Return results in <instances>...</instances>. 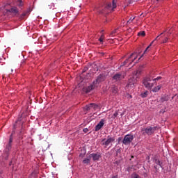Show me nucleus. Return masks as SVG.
Listing matches in <instances>:
<instances>
[{"mask_svg":"<svg viewBox=\"0 0 178 178\" xmlns=\"http://www.w3.org/2000/svg\"><path fill=\"white\" fill-rule=\"evenodd\" d=\"M143 84L147 90H151L154 86H155V80L154 78L147 76L143 79Z\"/></svg>","mask_w":178,"mask_h":178,"instance_id":"obj_1","label":"nucleus"},{"mask_svg":"<svg viewBox=\"0 0 178 178\" xmlns=\"http://www.w3.org/2000/svg\"><path fill=\"white\" fill-rule=\"evenodd\" d=\"M156 130H158V127H147L140 129L143 136H152Z\"/></svg>","mask_w":178,"mask_h":178,"instance_id":"obj_2","label":"nucleus"},{"mask_svg":"<svg viewBox=\"0 0 178 178\" xmlns=\"http://www.w3.org/2000/svg\"><path fill=\"white\" fill-rule=\"evenodd\" d=\"M140 71H136L134 72L133 76H131L129 80V87H136V84H137V81H138V77L140 76Z\"/></svg>","mask_w":178,"mask_h":178,"instance_id":"obj_3","label":"nucleus"},{"mask_svg":"<svg viewBox=\"0 0 178 178\" xmlns=\"http://www.w3.org/2000/svg\"><path fill=\"white\" fill-rule=\"evenodd\" d=\"M114 141H115L114 137H111L110 136H108L107 139L106 138L102 139V145H104V148H106V147H108L109 144L114 143Z\"/></svg>","mask_w":178,"mask_h":178,"instance_id":"obj_4","label":"nucleus"},{"mask_svg":"<svg viewBox=\"0 0 178 178\" xmlns=\"http://www.w3.org/2000/svg\"><path fill=\"white\" fill-rule=\"evenodd\" d=\"M13 133L14 132L13 131L10 134L8 143L6 146L5 152H6L7 154H9V151L12 149V143H13Z\"/></svg>","mask_w":178,"mask_h":178,"instance_id":"obj_5","label":"nucleus"},{"mask_svg":"<svg viewBox=\"0 0 178 178\" xmlns=\"http://www.w3.org/2000/svg\"><path fill=\"white\" fill-rule=\"evenodd\" d=\"M133 140H134V136L133 135L128 134L124 137L122 143L124 144V145H129Z\"/></svg>","mask_w":178,"mask_h":178,"instance_id":"obj_6","label":"nucleus"},{"mask_svg":"<svg viewBox=\"0 0 178 178\" xmlns=\"http://www.w3.org/2000/svg\"><path fill=\"white\" fill-rule=\"evenodd\" d=\"M106 79V76L105 75L99 74L96 79V80L93 81V84H95L97 86V84H99V83H102V81H105Z\"/></svg>","mask_w":178,"mask_h":178,"instance_id":"obj_7","label":"nucleus"},{"mask_svg":"<svg viewBox=\"0 0 178 178\" xmlns=\"http://www.w3.org/2000/svg\"><path fill=\"white\" fill-rule=\"evenodd\" d=\"M163 33H166V31H164L163 33H160L151 43L146 48V49L144 51L143 55L147 54V51H148V49L149 48V47H151L153 44L154 41H158V40H161V38H163V36H162V35L163 34Z\"/></svg>","mask_w":178,"mask_h":178,"instance_id":"obj_8","label":"nucleus"},{"mask_svg":"<svg viewBox=\"0 0 178 178\" xmlns=\"http://www.w3.org/2000/svg\"><path fill=\"white\" fill-rule=\"evenodd\" d=\"M116 1L113 0L112 3H108L106 7V9L113 11V9L116 8Z\"/></svg>","mask_w":178,"mask_h":178,"instance_id":"obj_9","label":"nucleus"},{"mask_svg":"<svg viewBox=\"0 0 178 178\" xmlns=\"http://www.w3.org/2000/svg\"><path fill=\"white\" fill-rule=\"evenodd\" d=\"M89 158L92 159V161H99V158H101V154L99 153H92L89 155Z\"/></svg>","mask_w":178,"mask_h":178,"instance_id":"obj_10","label":"nucleus"},{"mask_svg":"<svg viewBox=\"0 0 178 178\" xmlns=\"http://www.w3.org/2000/svg\"><path fill=\"white\" fill-rule=\"evenodd\" d=\"M124 79V75L117 73L113 76V80H115V81H120V80H123Z\"/></svg>","mask_w":178,"mask_h":178,"instance_id":"obj_11","label":"nucleus"},{"mask_svg":"<svg viewBox=\"0 0 178 178\" xmlns=\"http://www.w3.org/2000/svg\"><path fill=\"white\" fill-rule=\"evenodd\" d=\"M104 124H105V120L102 119L100 122L95 127V131H99L102 127H104Z\"/></svg>","mask_w":178,"mask_h":178,"instance_id":"obj_12","label":"nucleus"},{"mask_svg":"<svg viewBox=\"0 0 178 178\" xmlns=\"http://www.w3.org/2000/svg\"><path fill=\"white\" fill-rule=\"evenodd\" d=\"M91 108H92L93 109H97V108H98V105H97L94 103H92V104H90L86 106L85 109H86V111H90V109H91Z\"/></svg>","mask_w":178,"mask_h":178,"instance_id":"obj_13","label":"nucleus"},{"mask_svg":"<svg viewBox=\"0 0 178 178\" xmlns=\"http://www.w3.org/2000/svg\"><path fill=\"white\" fill-rule=\"evenodd\" d=\"M95 87H97V85L94 84V82H93L92 84L90 85L89 86H88L86 88V92H87V93L91 92V91H92V90H94V88H95Z\"/></svg>","mask_w":178,"mask_h":178,"instance_id":"obj_14","label":"nucleus"},{"mask_svg":"<svg viewBox=\"0 0 178 178\" xmlns=\"http://www.w3.org/2000/svg\"><path fill=\"white\" fill-rule=\"evenodd\" d=\"M169 99H170V96L168 95H163L161 97L160 101L161 102H165L169 101Z\"/></svg>","mask_w":178,"mask_h":178,"instance_id":"obj_15","label":"nucleus"},{"mask_svg":"<svg viewBox=\"0 0 178 178\" xmlns=\"http://www.w3.org/2000/svg\"><path fill=\"white\" fill-rule=\"evenodd\" d=\"M8 12H10V13H14V15H19V10L16 7H13L10 8V10H8Z\"/></svg>","mask_w":178,"mask_h":178,"instance_id":"obj_16","label":"nucleus"},{"mask_svg":"<svg viewBox=\"0 0 178 178\" xmlns=\"http://www.w3.org/2000/svg\"><path fill=\"white\" fill-rule=\"evenodd\" d=\"M31 10H27L26 11L24 12L21 15H20V19L23 20V19H24V17H26V16H27L29 15V13H30Z\"/></svg>","mask_w":178,"mask_h":178,"instance_id":"obj_17","label":"nucleus"},{"mask_svg":"<svg viewBox=\"0 0 178 178\" xmlns=\"http://www.w3.org/2000/svg\"><path fill=\"white\" fill-rule=\"evenodd\" d=\"M161 88H162V84L158 85L157 86L154 87L152 91L153 92H158V91H159V90H161Z\"/></svg>","mask_w":178,"mask_h":178,"instance_id":"obj_18","label":"nucleus"},{"mask_svg":"<svg viewBox=\"0 0 178 178\" xmlns=\"http://www.w3.org/2000/svg\"><path fill=\"white\" fill-rule=\"evenodd\" d=\"M132 54H134L132 56V58L129 59V65H131V63H133V62H134V60L137 59V54L136 53H132Z\"/></svg>","mask_w":178,"mask_h":178,"instance_id":"obj_19","label":"nucleus"},{"mask_svg":"<svg viewBox=\"0 0 178 178\" xmlns=\"http://www.w3.org/2000/svg\"><path fill=\"white\" fill-rule=\"evenodd\" d=\"M133 56H134V54H131L129 57L124 62V63L126 65L129 62H130V59H131V58H133Z\"/></svg>","mask_w":178,"mask_h":178,"instance_id":"obj_20","label":"nucleus"},{"mask_svg":"<svg viewBox=\"0 0 178 178\" xmlns=\"http://www.w3.org/2000/svg\"><path fill=\"white\" fill-rule=\"evenodd\" d=\"M91 161V159H85L83 161V163L86 164V165H88V163H90Z\"/></svg>","mask_w":178,"mask_h":178,"instance_id":"obj_21","label":"nucleus"},{"mask_svg":"<svg viewBox=\"0 0 178 178\" xmlns=\"http://www.w3.org/2000/svg\"><path fill=\"white\" fill-rule=\"evenodd\" d=\"M116 33H118V29H114L111 33L110 35L111 37H115V35L116 34Z\"/></svg>","mask_w":178,"mask_h":178,"instance_id":"obj_22","label":"nucleus"},{"mask_svg":"<svg viewBox=\"0 0 178 178\" xmlns=\"http://www.w3.org/2000/svg\"><path fill=\"white\" fill-rule=\"evenodd\" d=\"M141 97L142 98H147V95H148V91H145L143 93H141Z\"/></svg>","mask_w":178,"mask_h":178,"instance_id":"obj_23","label":"nucleus"},{"mask_svg":"<svg viewBox=\"0 0 178 178\" xmlns=\"http://www.w3.org/2000/svg\"><path fill=\"white\" fill-rule=\"evenodd\" d=\"M131 178H140V175H138V174L137 173H133L131 176Z\"/></svg>","mask_w":178,"mask_h":178,"instance_id":"obj_24","label":"nucleus"},{"mask_svg":"<svg viewBox=\"0 0 178 178\" xmlns=\"http://www.w3.org/2000/svg\"><path fill=\"white\" fill-rule=\"evenodd\" d=\"M155 163L160 166V168H162V163H161V161L156 159Z\"/></svg>","mask_w":178,"mask_h":178,"instance_id":"obj_25","label":"nucleus"},{"mask_svg":"<svg viewBox=\"0 0 178 178\" xmlns=\"http://www.w3.org/2000/svg\"><path fill=\"white\" fill-rule=\"evenodd\" d=\"M118 115H119V113L118 111H115L113 116L111 117L112 119H116L118 118Z\"/></svg>","mask_w":178,"mask_h":178,"instance_id":"obj_26","label":"nucleus"},{"mask_svg":"<svg viewBox=\"0 0 178 178\" xmlns=\"http://www.w3.org/2000/svg\"><path fill=\"white\" fill-rule=\"evenodd\" d=\"M168 35L165 36L164 39L162 41V44H166V42H168V40H169V38H168Z\"/></svg>","mask_w":178,"mask_h":178,"instance_id":"obj_27","label":"nucleus"},{"mask_svg":"<svg viewBox=\"0 0 178 178\" xmlns=\"http://www.w3.org/2000/svg\"><path fill=\"white\" fill-rule=\"evenodd\" d=\"M138 35L141 36V37H145V31H140L138 33Z\"/></svg>","mask_w":178,"mask_h":178,"instance_id":"obj_28","label":"nucleus"},{"mask_svg":"<svg viewBox=\"0 0 178 178\" xmlns=\"http://www.w3.org/2000/svg\"><path fill=\"white\" fill-rule=\"evenodd\" d=\"M104 38H105V36L104 35H102L101 37L99 38V41H100V42H104Z\"/></svg>","mask_w":178,"mask_h":178,"instance_id":"obj_29","label":"nucleus"},{"mask_svg":"<svg viewBox=\"0 0 178 178\" xmlns=\"http://www.w3.org/2000/svg\"><path fill=\"white\" fill-rule=\"evenodd\" d=\"M161 79H162L161 76H157L156 78L153 79V80H154L155 84H156V81H158V80H161Z\"/></svg>","mask_w":178,"mask_h":178,"instance_id":"obj_30","label":"nucleus"},{"mask_svg":"<svg viewBox=\"0 0 178 178\" xmlns=\"http://www.w3.org/2000/svg\"><path fill=\"white\" fill-rule=\"evenodd\" d=\"M120 152H121L120 149H118L115 151L116 156H118V155H119V154H120Z\"/></svg>","mask_w":178,"mask_h":178,"instance_id":"obj_31","label":"nucleus"},{"mask_svg":"<svg viewBox=\"0 0 178 178\" xmlns=\"http://www.w3.org/2000/svg\"><path fill=\"white\" fill-rule=\"evenodd\" d=\"M19 3H18V6H19V8H21V6H23V3L22 2V0H19Z\"/></svg>","mask_w":178,"mask_h":178,"instance_id":"obj_32","label":"nucleus"},{"mask_svg":"<svg viewBox=\"0 0 178 178\" xmlns=\"http://www.w3.org/2000/svg\"><path fill=\"white\" fill-rule=\"evenodd\" d=\"M135 17H131L129 19V20L128 21V23H131V22H133V20H134Z\"/></svg>","mask_w":178,"mask_h":178,"instance_id":"obj_33","label":"nucleus"},{"mask_svg":"<svg viewBox=\"0 0 178 178\" xmlns=\"http://www.w3.org/2000/svg\"><path fill=\"white\" fill-rule=\"evenodd\" d=\"M161 166H158V165H154V169H156V170H159Z\"/></svg>","mask_w":178,"mask_h":178,"instance_id":"obj_34","label":"nucleus"},{"mask_svg":"<svg viewBox=\"0 0 178 178\" xmlns=\"http://www.w3.org/2000/svg\"><path fill=\"white\" fill-rule=\"evenodd\" d=\"M83 133H88V129L85 128L83 129Z\"/></svg>","mask_w":178,"mask_h":178,"instance_id":"obj_35","label":"nucleus"},{"mask_svg":"<svg viewBox=\"0 0 178 178\" xmlns=\"http://www.w3.org/2000/svg\"><path fill=\"white\" fill-rule=\"evenodd\" d=\"M111 178H118V175H113L111 177Z\"/></svg>","mask_w":178,"mask_h":178,"instance_id":"obj_36","label":"nucleus"},{"mask_svg":"<svg viewBox=\"0 0 178 178\" xmlns=\"http://www.w3.org/2000/svg\"><path fill=\"white\" fill-rule=\"evenodd\" d=\"M121 66H126V64L124 63H122Z\"/></svg>","mask_w":178,"mask_h":178,"instance_id":"obj_37","label":"nucleus"},{"mask_svg":"<svg viewBox=\"0 0 178 178\" xmlns=\"http://www.w3.org/2000/svg\"><path fill=\"white\" fill-rule=\"evenodd\" d=\"M143 56H144V54H143L140 58H139V60L141 59V58H143Z\"/></svg>","mask_w":178,"mask_h":178,"instance_id":"obj_38","label":"nucleus"},{"mask_svg":"<svg viewBox=\"0 0 178 178\" xmlns=\"http://www.w3.org/2000/svg\"><path fill=\"white\" fill-rule=\"evenodd\" d=\"M122 140V138H118V141H120Z\"/></svg>","mask_w":178,"mask_h":178,"instance_id":"obj_39","label":"nucleus"},{"mask_svg":"<svg viewBox=\"0 0 178 178\" xmlns=\"http://www.w3.org/2000/svg\"><path fill=\"white\" fill-rule=\"evenodd\" d=\"M168 34L167 35H168V36H169V34H172V33H169V32H168Z\"/></svg>","mask_w":178,"mask_h":178,"instance_id":"obj_40","label":"nucleus"},{"mask_svg":"<svg viewBox=\"0 0 178 178\" xmlns=\"http://www.w3.org/2000/svg\"><path fill=\"white\" fill-rule=\"evenodd\" d=\"M129 97L131 98V95H130Z\"/></svg>","mask_w":178,"mask_h":178,"instance_id":"obj_41","label":"nucleus"},{"mask_svg":"<svg viewBox=\"0 0 178 178\" xmlns=\"http://www.w3.org/2000/svg\"><path fill=\"white\" fill-rule=\"evenodd\" d=\"M115 163H118V161H115Z\"/></svg>","mask_w":178,"mask_h":178,"instance_id":"obj_42","label":"nucleus"},{"mask_svg":"<svg viewBox=\"0 0 178 178\" xmlns=\"http://www.w3.org/2000/svg\"><path fill=\"white\" fill-rule=\"evenodd\" d=\"M172 99H173V97H172Z\"/></svg>","mask_w":178,"mask_h":178,"instance_id":"obj_43","label":"nucleus"},{"mask_svg":"<svg viewBox=\"0 0 178 178\" xmlns=\"http://www.w3.org/2000/svg\"><path fill=\"white\" fill-rule=\"evenodd\" d=\"M138 1H140V0H137Z\"/></svg>","mask_w":178,"mask_h":178,"instance_id":"obj_44","label":"nucleus"}]
</instances>
